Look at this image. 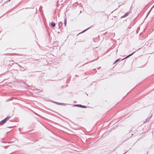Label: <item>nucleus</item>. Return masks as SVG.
I'll return each mask as SVG.
<instances>
[{"label": "nucleus", "mask_w": 154, "mask_h": 154, "mask_svg": "<svg viewBox=\"0 0 154 154\" xmlns=\"http://www.w3.org/2000/svg\"><path fill=\"white\" fill-rule=\"evenodd\" d=\"M78 106L79 107H85V106H83L82 105H74V106Z\"/></svg>", "instance_id": "f03ea898"}, {"label": "nucleus", "mask_w": 154, "mask_h": 154, "mask_svg": "<svg viewBox=\"0 0 154 154\" xmlns=\"http://www.w3.org/2000/svg\"><path fill=\"white\" fill-rule=\"evenodd\" d=\"M59 26L60 27H61L62 26V23L61 22H60L59 23Z\"/></svg>", "instance_id": "20e7f679"}, {"label": "nucleus", "mask_w": 154, "mask_h": 154, "mask_svg": "<svg viewBox=\"0 0 154 154\" xmlns=\"http://www.w3.org/2000/svg\"><path fill=\"white\" fill-rule=\"evenodd\" d=\"M51 25L52 27H54L55 26V23H51Z\"/></svg>", "instance_id": "7ed1b4c3"}, {"label": "nucleus", "mask_w": 154, "mask_h": 154, "mask_svg": "<svg viewBox=\"0 0 154 154\" xmlns=\"http://www.w3.org/2000/svg\"><path fill=\"white\" fill-rule=\"evenodd\" d=\"M119 59H118L114 63V64H115L116 62H117V61H119Z\"/></svg>", "instance_id": "0eeeda50"}, {"label": "nucleus", "mask_w": 154, "mask_h": 154, "mask_svg": "<svg viewBox=\"0 0 154 154\" xmlns=\"http://www.w3.org/2000/svg\"><path fill=\"white\" fill-rule=\"evenodd\" d=\"M22 70V71H23V70H24V69H22V70Z\"/></svg>", "instance_id": "6e6552de"}, {"label": "nucleus", "mask_w": 154, "mask_h": 154, "mask_svg": "<svg viewBox=\"0 0 154 154\" xmlns=\"http://www.w3.org/2000/svg\"><path fill=\"white\" fill-rule=\"evenodd\" d=\"M66 19H65L64 20V25L65 26H66Z\"/></svg>", "instance_id": "39448f33"}, {"label": "nucleus", "mask_w": 154, "mask_h": 154, "mask_svg": "<svg viewBox=\"0 0 154 154\" xmlns=\"http://www.w3.org/2000/svg\"><path fill=\"white\" fill-rule=\"evenodd\" d=\"M128 15V14H125V15H124L122 17H121V18H122L124 17H127Z\"/></svg>", "instance_id": "423d86ee"}, {"label": "nucleus", "mask_w": 154, "mask_h": 154, "mask_svg": "<svg viewBox=\"0 0 154 154\" xmlns=\"http://www.w3.org/2000/svg\"><path fill=\"white\" fill-rule=\"evenodd\" d=\"M10 118V117H8L5 118L4 119L2 120L0 123V124L1 125H2L5 122L8 120Z\"/></svg>", "instance_id": "f257e3e1"}]
</instances>
